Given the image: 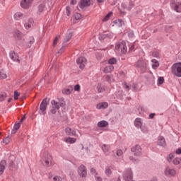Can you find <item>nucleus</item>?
Masks as SVG:
<instances>
[{
	"mask_svg": "<svg viewBox=\"0 0 181 181\" xmlns=\"http://www.w3.org/2000/svg\"><path fill=\"white\" fill-rule=\"evenodd\" d=\"M128 36L129 37H130L131 39H132V37H134V31H129L128 32Z\"/></svg>",
	"mask_w": 181,
	"mask_h": 181,
	"instance_id": "57",
	"label": "nucleus"
},
{
	"mask_svg": "<svg viewBox=\"0 0 181 181\" xmlns=\"http://www.w3.org/2000/svg\"><path fill=\"white\" fill-rule=\"evenodd\" d=\"M132 152L134 153L135 156H141L142 155V148L139 145H135L131 148Z\"/></svg>",
	"mask_w": 181,
	"mask_h": 181,
	"instance_id": "8",
	"label": "nucleus"
},
{
	"mask_svg": "<svg viewBox=\"0 0 181 181\" xmlns=\"http://www.w3.org/2000/svg\"><path fill=\"white\" fill-rule=\"evenodd\" d=\"M163 81H165V78H163V76H160L158 78V86H160L161 84H163Z\"/></svg>",
	"mask_w": 181,
	"mask_h": 181,
	"instance_id": "42",
	"label": "nucleus"
},
{
	"mask_svg": "<svg viewBox=\"0 0 181 181\" xmlns=\"http://www.w3.org/2000/svg\"><path fill=\"white\" fill-rule=\"evenodd\" d=\"M113 23L119 28H121V26H122V25L124 24V21L122 19H117L113 21Z\"/></svg>",
	"mask_w": 181,
	"mask_h": 181,
	"instance_id": "31",
	"label": "nucleus"
},
{
	"mask_svg": "<svg viewBox=\"0 0 181 181\" xmlns=\"http://www.w3.org/2000/svg\"><path fill=\"white\" fill-rule=\"evenodd\" d=\"M177 155H181V148H179L176 150Z\"/></svg>",
	"mask_w": 181,
	"mask_h": 181,
	"instance_id": "64",
	"label": "nucleus"
},
{
	"mask_svg": "<svg viewBox=\"0 0 181 181\" xmlns=\"http://www.w3.org/2000/svg\"><path fill=\"white\" fill-rule=\"evenodd\" d=\"M65 132L66 135H69L70 136H78V134H77V130L71 129V127H66L65 129Z\"/></svg>",
	"mask_w": 181,
	"mask_h": 181,
	"instance_id": "12",
	"label": "nucleus"
},
{
	"mask_svg": "<svg viewBox=\"0 0 181 181\" xmlns=\"http://www.w3.org/2000/svg\"><path fill=\"white\" fill-rule=\"evenodd\" d=\"M91 1L93 0H81L79 8L84 9V8L90 6V5H91Z\"/></svg>",
	"mask_w": 181,
	"mask_h": 181,
	"instance_id": "16",
	"label": "nucleus"
},
{
	"mask_svg": "<svg viewBox=\"0 0 181 181\" xmlns=\"http://www.w3.org/2000/svg\"><path fill=\"white\" fill-rule=\"evenodd\" d=\"M171 70L174 76L181 77V62H177L173 64Z\"/></svg>",
	"mask_w": 181,
	"mask_h": 181,
	"instance_id": "4",
	"label": "nucleus"
},
{
	"mask_svg": "<svg viewBox=\"0 0 181 181\" xmlns=\"http://www.w3.org/2000/svg\"><path fill=\"white\" fill-rule=\"evenodd\" d=\"M106 37H108V34H102L100 35L99 39L100 40H104V39H106Z\"/></svg>",
	"mask_w": 181,
	"mask_h": 181,
	"instance_id": "49",
	"label": "nucleus"
},
{
	"mask_svg": "<svg viewBox=\"0 0 181 181\" xmlns=\"http://www.w3.org/2000/svg\"><path fill=\"white\" fill-rule=\"evenodd\" d=\"M97 90H98V93H103V91H104V88L103 87V85H101V83H98L97 86Z\"/></svg>",
	"mask_w": 181,
	"mask_h": 181,
	"instance_id": "37",
	"label": "nucleus"
},
{
	"mask_svg": "<svg viewBox=\"0 0 181 181\" xmlns=\"http://www.w3.org/2000/svg\"><path fill=\"white\" fill-rule=\"evenodd\" d=\"M8 78V74L4 69L0 70V78L5 79Z\"/></svg>",
	"mask_w": 181,
	"mask_h": 181,
	"instance_id": "30",
	"label": "nucleus"
},
{
	"mask_svg": "<svg viewBox=\"0 0 181 181\" xmlns=\"http://www.w3.org/2000/svg\"><path fill=\"white\" fill-rule=\"evenodd\" d=\"M174 159H175V154L170 153L167 157V160L168 162H169V163H172Z\"/></svg>",
	"mask_w": 181,
	"mask_h": 181,
	"instance_id": "32",
	"label": "nucleus"
},
{
	"mask_svg": "<svg viewBox=\"0 0 181 181\" xmlns=\"http://www.w3.org/2000/svg\"><path fill=\"white\" fill-rule=\"evenodd\" d=\"M19 95H21V93L18 92V90L14 91V100H18L19 98Z\"/></svg>",
	"mask_w": 181,
	"mask_h": 181,
	"instance_id": "48",
	"label": "nucleus"
},
{
	"mask_svg": "<svg viewBox=\"0 0 181 181\" xmlns=\"http://www.w3.org/2000/svg\"><path fill=\"white\" fill-rule=\"evenodd\" d=\"M96 108L98 110H105L108 108V103L107 102H103L97 105Z\"/></svg>",
	"mask_w": 181,
	"mask_h": 181,
	"instance_id": "22",
	"label": "nucleus"
},
{
	"mask_svg": "<svg viewBox=\"0 0 181 181\" xmlns=\"http://www.w3.org/2000/svg\"><path fill=\"white\" fill-rule=\"evenodd\" d=\"M66 13L67 16H69L71 14V12L70 11V8L69 6H66Z\"/></svg>",
	"mask_w": 181,
	"mask_h": 181,
	"instance_id": "55",
	"label": "nucleus"
},
{
	"mask_svg": "<svg viewBox=\"0 0 181 181\" xmlns=\"http://www.w3.org/2000/svg\"><path fill=\"white\" fill-rule=\"evenodd\" d=\"M111 15H112V11H110L103 19V22H107V21H110V18H111Z\"/></svg>",
	"mask_w": 181,
	"mask_h": 181,
	"instance_id": "34",
	"label": "nucleus"
},
{
	"mask_svg": "<svg viewBox=\"0 0 181 181\" xmlns=\"http://www.w3.org/2000/svg\"><path fill=\"white\" fill-rule=\"evenodd\" d=\"M124 152L122 151V150L119 149L117 151V156H122Z\"/></svg>",
	"mask_w": 181,
	"mask_h": 181,
	"instance_id": "54",
	"label": "nucleus"
},
{
	"mask_svg": "<svg viewBox=\"0 0 181 181\" xmlns=\"http://www.w3.org/2000/svg\"><path fill=\"white\" fill-rule=\"evenodd\" d=\"M65 47H66V45H63L62 47V48L58 51V54H62V53H63V50H64V49H65Z\"/></svg>",
	"mask_w": 181,
	"mask_h": 181,
	"instance_id": "60",
	"label": "nucleus"
},
{
	"mask_svg": "<svg viewBox=\"0 0 181 181\" xmlns=\"http://www.w3.org/2000/svg\"><path fill=\"white\" fill-rule=\"evenodd\" d=\"M115 50L118 54H125L128 50L127 42H125V41L117 42L115 47Z\"/></svg>",
	"mask_w": 181,
	"mask_h": 181,
	"instance_id": "2",
	"label": "nucleus"
},
{
	"mask_svg": "<svg viewBox=\"0 0 181 181\" xmlns=\"http://www.w3.org/2000/svg\"><path fill=\"white\" fill-rule=\"evenodd\" d=\"M74 91H80V86L78 84H76L74 87Z\"/></svg>",
	"mask_w": 181,
	"mask_h": 181,
	"instance_id": "58",
	"label": "nucleus"
},
{
	"mask_svg": "<svg viewBox=\"0 0 181 181\" xmlns=\"http://www.w3.org/2000/svg\"><path fill=\"white\" fill-rule=\"evenodd\" d=\"M139 129H141V132H143V134H148V127L146 126H144L142 125Z\"/></svg>",
	"mask_w": 181,
	"mask_h": 181,
	"instance_id": "36",
	"label": "nucleus"
},
{
	"mask_svg": "<svg viewBox=\"0 0 181 181\" xmlns=\"http://www.w3.org/2000/svg\"><path fill=\"white\" fill-rule=\"evenodd\" d=\"M165 176H175L176 175V170L167 167L164 171Z\"/></svg>",
	"mask_w": 181,
	"mask_h": 181,
	"instance_id": "15",
	"label": "nucleus"
},
{
	"mask_svg": "<svg viewBox=\"0 0 181 181\" xmlns=\"http://www.w3.org/2000/svg\"><path fill=\"white\" fill-rule=\"evenodd\" d=\"M76 63L79 66V69H84L87 64V59L86 57H80L76 59Z\"/></svg>",
	"mask_w": 181,
	"mask_h": 181,
	"instance_id": "7",
	"label": "nucleus"
},
{
	"mask_svg": "<svg viewBox=\"0 0 181 181\" xmlns=\"http://www.w3.org/2000/svg\"><path fill=\"white\" fill-rule=\"evenodd\" d=\"M107 81H109V83H112V81H114V80L112 79V76H107Z\"/></svg>",
	"mask_w": 181,
	"mask_h": 181,
	"instance_id": "61",
	"label": "nucleus"
},
{
	"mask_svg": "<svg viewBox=\"0 0 181 181\" xmlns=\"http://www.w3.org/2000/svg\"><path fill=\"white\" fill-rule=\"evenodd\" d=\"M73 36V34L71 33H68V35L65 37L64 38V42H69V40H70V39H71Z\"/></svg>",
	"mask_w": 181,
	"mask_h": 181,
	"instance_id": "41",
	"label": "nucleus"
},
{
	"mask_svg": "<svg viewBox=\"0 0 181 181\" xmlns=\"http://www.w3.org/2000/svg\"><path fill=\"white\" fill-rule=\"evenodd\" d=\"M33 23H35L33 18H28L24 23L25 29H26V30H30V29L33 28Z\"/></svg>",
	"mask_w": 181,
	"mask_h": 181,
	"instance_id": "10",
	"label": "nucleus"
},
{
	"mask_svg": "<svg viewBox=\"0 0 181 181\" xmlns=\"http://www.w3.org/2000/svg\"><path fill=\"white\" fill-rule=\"evenodd\" d=\"M71 91H73V86H69L68 88L63 89L62 93L69 95V94H71Z\"/></svg>",
	"mask_w": 181,
	"mask_h": 181,
	"instance_id": "27",
	"label": "nucleus"
},
{
	"mask_svg": "<svg viewBox=\"0 0 181 181\" xmlns=\"http://www.w3.org/2000/svg\"><path fill=\"white\" fill-rule=\"evenodd\" d=\"M52 109L50 110L51 114L54 115L59 110H60V107H64L66 105V102L63 100H59L58 102L52 100H51Z\"/></svg>",
	"mask_w": 181,
	"mask_h": 181,
	"instance_id": "1",
	"label": "nucleus"
},
{
	"mask_svg": "<svg viewBox=\"0 0 181 181\" xmlns=\"http://www.w3.org/2000/svg\"><path fill=\"white\" fill-rule=\"evenodd\" d=\"M151 67L153 70H156L159 67V62L155 59H151Z\"/></svg>",
	"mask_w": 181,
	"mask_h": 181,
	"instance_id": "24",
	"label": "nucleus"
},
{
	"mask_svg": "<svg viewBox=\"0 0 181 181\" xmlns=\"http://www.w3.org/2000/svg\"><path fill=\"white\" fill-rule=\"evenodd\" d=\"M59 39H60V35H58L55 37V38L53 40L52 45L54 47V46H56L57 45V42H59Z\"/></svg>",
	"mask_w": 181,
	"mask_h": 181,
	"instance_id": "40",
	"label": "nucleus"
},
{
	"mask_svg": "<svg viewBox=\"0 0 181 181\" xmlns=\"http://www.w3.org/2000/svg\"><path fill=\"white\" fill-rule=\"evenodd\" d=\"M74 18L76 21H78L80 19H81V14L78 13H76L74 16Z\"/></svg>",
	"mask_w": 181,
	"mask_h": 181,
	"instance_id": "45",
	"label": "nucleus"
},
{
	"mask_svg": "<svg viewBox=\"0 0 181 181\" xmlns=\"http://www.w3.org/2000/svg\"><path fill=\"white\" fill-rule=\"evenodd\" d=\"M153 57H156L158 59V57H159V52H153L152 54Z\"/></svg>",
	"mask_w": 181,
	"mask_h": 181,
	"instance_id": "59",
	"label": "nucleus"
},
{
	"mask_svg": "<svg viewBox=\"0 0 181 181\" xmlns=\"http://www.w3.org/2000/svg\"><path fill=\"white\" fill-rule=\"evenodd\" d=\"M129 160H132V162H133L134 163H138V162H139V160L135 159L134 156H130Z\"/></svg>",
	"mask_w": 181,
	"mask_h": 181,
	"instance_id": "50",
	"label": "nucleus"
},
{
	"mask_svg": "<svg viewBox=\"0 0 181 181\" xmlns=\"http://www.w3.org/2000/svg\"><path fill=\"white\" fill-rule=\"evenodd\" d=\"M53 180H54V181H64V177H62L58 176V175L54 177Z\"/></svg>",
	"mask_w": 181,
	"mask_h": 181,
	"instance_id": "44",
	"label": "nucleus"
},
{
	"mask_svg": "<svg viewBox=\"0 0 181 181\" xmlns=\"http://www.w3.org/2000/svg\"><path fill=\"white\" fill-rule=\"evenodd\" d=\"M108 64H110L111 66H112V64H115V63H117V59L115 58H110L108 61H107Z\"/></svg>",
	"mask_w": 181,
	"mask_h": 181,
	"instance_id": "39",
	"label": "nucleus"
},
{
	"mask_svg": "<svg viewBox=\"0 0 181 181\" xmlns=\"http://www.w3.org/2000/svg\"><path fill=\"white\" fill-rule=\"evenodd\" d=\"M170 6L172 11H174V12L181 13V1L177 0H171L170 2Z\"/></svg>",
	"mask_w": 181,
	"mask_h": 181,
	"instance_id": "3",
	"label": "nucleus"
},
{
	"mask_svg": "<svg viewBox=\"0 0 181 181\" xmlns=\"http://www.w3.org/2000/svg\"><path fill=\"white\" fill-rule=\"evenodd\" d=\"M112 170H114L113 165H108L105 168V173L106 176H111L112 175Z\"/></svg>",
	"mask_w": 181,
	"mask_h": 181,
	"instance_id": "20",
	"label": "nucleus"
},
{
	"mask_svg": "<svg viewBox=\"0 0 181 181\" xmlns=\"http://www.w3.org/2000/svg\"><path fill=\"white\" fill-rule=\"evenodd\" d=\"M4 170H5V165L3 164H0V175H2L4 173Z\"/></svg>",
	"mask_w": 181,
	"mask_h": 181,
	"instance_id": "52",
	"label": "nucleus"
},
{
	"mask_svg": "<svg viewBox=\"0 0 181 181\" xmlns=\"http://www.w3.org/2000/svg\"><path fill=\"white\" fill-rule=\"evenodd\" d=\"M47 105H49V102H47V98L43 99L40 105V110L41 111L42 115H45L46 114V110H47Z\"/></svg>",
	"mask_w": 181,
	"mask_h": 181,
	"instance_id": "5",
	"label": "nucleus"
},
{
	"mask_svg": "<svg viewBox=\"0 0 181 181\" xmlns=\"http://www.w3.org/2000/svg\"><path fill=\"white\" fill-rule=\"evenodd\" d=\"M90 172L93 176H97L98 175L97 171L94 168H90Z\"/></svg>",
	"mask_w": 181,
	"mask_h": 181,
	"instance_id": "51",
	"label": "nucleus"
},
{
	"mask_svg": "<svg viewBox=\"0 0 181 181\" xmlns=\"http://www.w3.org/2000/svg\"><path fill=\"white\" fill-rule=\"evenodd\" d=\"M143 125L142 123V119L137 117L134 120V127H136V128H137V129H139Z\"/></svg>",
	"mask_w": 181,
	"mask_h": 181,
	"instance_id": "18",
	"label": "nucleus"
},
{
	"mask_svg": "<svg viewBox=\"0 0 181 181\" xmlns=\"http://www.w3.org/2000/svg\"><path fill=\"white\" fill-rule=\"evenodd\" d=\"M8 95H6V93L1 92L0 93V102L2 103V101H5V98H6Z\"/></svg>",
	"mask_w": 181,
	"mask_h": 181,
	"instance_id": "33",
	"label": "nucleus"
},
{
	"mask_svg": "<svg viewBox=\"0 0 181 181\" xmlns=\"http://www.w3.org/2000/svg\"><path fill=\"white\" fill-rule=\"evenodd\" d=\"M42 164L47 168H50V166L53 165V163L52 162V156L50 155H47V157L43 159Z\"/></svg>",
	"mask_w": 181,
	"mask_h": 181,
	"instance_id": "11",
	"label": "nucleus"
},
{
	"mask_svg": "<svg viewBox=\"0 0 181 181\" xmlns=\"http://www.w3.org/2000/svg\"><path fill=\"white\" fill-rule=\"evenodd\" d=\"M158 145L160 146H166V141H165V137H163V136H158Z\"/></svg>",
	"mask_w": 181,
	"mask_h": 181,
	"instance_id": "21",
	"label": "nucleus"
},
{
	"mask_svg": "<svg viewBox=\"0 0 181 181\" xmlns=\"http://www.w3.org/2000/svg\"><path fill=\"white\" fill-rule=\"evenodd\" d=\"M112 70H114V66L112 65H109L107 66L104 68L103 69V72L105 73L106 74L108 73H111V71H112Z\"/></svg>",
	"mask_w": 181,
	"mask_h": 181,
	"instance_id": "25",
	"label": "nucleus"
},
{
	"mask_svg": "<svg viewBox=\"0 0 181 181\" xmlns=\"http://www.w3.org/2000/svg\"><path fill=\"white\" fill-rule=\"evenodd\" d=\"M13 16L16 21H21V19H23V13L21 12L16 13Z\"/></svg>",
	"mask_w": 181,
	"mask_h": 181,
	"instance_id": "26",
	"label": "nucleus"
},
{
	"mask_svg": "<svg viewBox=\"0 0 181 181\" xmlns=\"http://www.w3.org/2000/svg\"><path fill=\"white\" fill-rule=\"evenodd\" d=\"M173 163H174V165H179L180 163V158H175L173 160Z\"/></svg>",
	"mask_w": 181,
	"mask_h": 181,
	"instance_id": "47",
	"label": "nucleus"
},
{
	"mask_svg": "<svg viewBox=\"0 0 181 181\" xmlns=\"http://www.w3.org/2000/svg\"><path fill=\"white\" fill-rule=\"evenodd\" d=\"M32 2H33V0H22L21 1V6L23 9H28L32 5Z\"/></svg>",
	"mask_w": 181,
	"mask_h": 181,
	"instance_id": "13",
	"label": "nucleus"
},
{
	"mask_svg": "<svg viewBox=\"0 0 181 181\" xmlns=\"http://www.w3.org/2000/svg\"><path fill=\"white\" fill-rule=\"evenodd\" d=\"M35 43V38L33 37H30V44L33 45Z\"/></svg>",
	"mask_w": 181,
	"mask_h": 181,
	"instance_id": "62",
	"label": "nucleus"
},
{
	"mask_svg": "<svg viewBox=\"0 0 181 181\" xmlns=\"http://www.w3.org/2000/svg\"><path fill=\"white\" fill-rule=\"evenodd\" d=\"M139 114H141V112H144V111H145V109L144 108L143 106H139L137 108Z\"/></svg>",
	"mask_w": 181,
	"mask_h": 181,
	"instance_id": "53",
	"label": "nucleus"
},
{
	"mask_svg": "<svg viewBox=\"0 0 181 181\" xmlns=\"http://www.w3.org/2000/svg\"><path fill=\"white\" fill-rule=\"evenodd\" d=\"M78 175L81 177H86V176H87V168L84 165H81L78 168Z\"/></svg>",
	"mask_w": 181,
	"mask_h": 181,
	"instance_id": "6",
	"label": "nucleus"
},
{
	"mask_svg": "<svg viewBox=\"0 0 181 181\" xmlns=\"http://www.w3.org/2000/svg\"><path fill=\"white\" fill-rule=\"evenodd\" d=\"M15 37H17V39H21V31L20 30H15L13 33Z\"/></svg>",
	"mask_w": 181,
	"mask_h": 181,
	"instance_id": "43",
	"label": "nucleus"
},
{
	"mask_svg": "<svg viewBox=\"0 0 181 181\" xmlns=\"http://www.w3.org/2000/svg\"><path fill=\"white\" fill-rule=\"evenodd\" d=\"M21 128V122L15 124L13 126V129L11 130V134H16V132L18 131V129Z\"/></svg>",
	"mask_w": 181,
	"mask_h": 181,
	"instance_id": "29",
	"label": "nucleus"
},
{
	"mask_svg": "<svg viewBox=\"0 0 181 181\" xmlns=\"http://www.w3.org/2000/svg\"><path fill=\"white\" fill-rule=\"evenodd\" d=\"M64 141L66 144H76V141H77V140L73 137H68V138L65 139Z\"/></svg>",
	"mask_w": 181,
	"mask_h": 181,
	"instance_id": "28",
	"label": "nucleus"
},
{
	"mask_svg": "<svg viewBox=\"0 0 181 181\" xmlns=\"http://www.w3.org/2000/svg\"><path fill=\"white\" fill-rule=\"evenodd\" d=\"M46 9V7L45 6L44 4H40L38 6V12L39 13H42V12H43V11H45Z\"/></svg>",
	"mask_w": 181,
	"mask_h": 181,
	"instance_id": "38",
	"label": "nucleus"
},
{
	"mask_svg": "<svg viewBox=\"0 0 181 181\" xmlns=\"http://www.w3.org/2000/svg\"><path fill=\"white\" fill-rule=\"evenodd\" d=\"M135 66L139 69H142L143 70L146 69V64L142 59L137 61Z\"/></svg>",
	"mask_w": 181,
	"mask_h": 181,
	"instance_id": "17",
	"label": "nucleus"
},
{
	"mask_svg": "<svg viewBox=\"0 0 181 181\" xmlns=\"http://www.w3.org/2000/svg\"><path fill=\"white\" fill-rule=\"evenodd\" d=\"M11 168H14V169H18V164L16 162H12L11 163Z\"/></svg>",
	"mask_w": 181,
	"mask_h": 181,
	"instance_id": "56",
	"label": "nucleus"
},
{
	"mask_svg": "<svg viewBox=\"0 0 181 181\" xmlns=\"http://www.w3.org/2000/svg\"><path fill=\"white\" fill-rule=\"evenodd\" d=\"M122 86L123 88H124V90H126V91H129V90H131V88L129 87V86H128V84H127V82H123L122 83Z\"/></svg>",
	"mask_w": 181,
	"mask_h": 181,
	"instance_id": "35",
	"label": "nucleus"
},
{
	"mask_svg": "<svg viewBox=\"0 0 181 181\" xmlns=\"http://www.w3.org/2000/svg\"><path fill=\"white\" fill-rule=\"evenodd\" d=\"M9 57L13 62H16V63H19V55L18 53L15 52V51H10Z\"/></svg>",
	"mask_w": 181,
	"mask_h": 181,
	"instance_id": "14",
	"label": "nucleus"
},
{
	"mask_svg": "<svg viewBox=\"0 0 181 181\" xmlns=\"http://www.w3.org/2000/svg\"><path fill=\"white\" fill-rule=\"evenodd\" d=\"M3 142L4 144H6V145H8V144L11 142V137L10 136L6 137L4 139H3Z\"/></svg>",
	"mask_w": 181,
	"mask_h": 181,
	"instance_id": "46",
	"label": "nucleus"
},
{
	"mask_svg": "<svg viewBox=\"0 0 181 181\" xmlns=\"http://www.w3.org/2000/svg\"><path fill=\"white\" fill-rule=\"evenodd\" d=\"M95 179L96 181H103V178L101 177H97V175L95 176Z\"/></svg>",
	"mask_w": 181,
	"mask_h": 181,
	"instance_id": "63",
	"label": "nucleus"
},
{
	"mask_svg": "<svg viewBox=\"0 0 181 181\" xmlns=\"http://www.w3.org/2000/svg\"><path fill=\"white\" fill-rule=\"evenodd\" d=\"M98 128H105V127H108V122L106 120H101L97 124Z\"/></svg>",
	"mask_w": 181,
	"mask_h": 181,
	"instance_id": "23",
	"label": "nucleus"
},
{
	"mask_svg": "<svg viewBox=\"0 0 181 181\" xmlns=\"http://www.w3.org/2000/svg\"><path fill=\"white\" fill-rule=\"evenodd\" d=\"M100 148L105 156H110V153H111V146L110 144H102Z\"/></svg>",
	"mask_w": 181,
	"mask_h": 181,
	"instance_id": "9",
	"label": "nucleus"
},
{
	"mask_svg": "<svg viewBox=\"0 0 181 181\" xmlns=\"http://www.w3.org/2000/svg\"><path fill=\"white\" fill-rule=\"evenodd\" d=\"M121 7L124 9H127V11H131L132 8H134V1H129V6H127L125 3H122Z\"/></svg>",
	"mask_w": 181,
	"mask_h": 181,
	"instance_id": "19",
	"label": "nucleus"
}]
</instances>
